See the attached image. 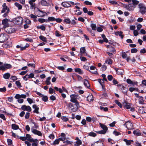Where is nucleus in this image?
<instances>
[{
  "instance_id": "nucleus-29",
  "label": "nucleus",
  "mask_w": 146,
  "mask_h": 146,
  "mask_svg": "<svg viewBox=\"0 0 146 146\" xmlns=\"http://www.w3.org/2000/svg\"><path fill=\"white\" fill-rule=\"evenodd\" d=\"M6 70L7 69L11 68L12 66L11 65L9 64H4Z\"/></svg>"
},
{
  "instance_id": "nucleus-20",
  "label": "nucleus",
  "mask_w": 146,
  "mask_h": 146,
  "mask_svg": "<svg viewBox=\"0 0 146 146\" xmlns=\"http://www.w3.org/2000/svg\"><path fill=\"white\" fill-rule=\"evenodd\" d=\"M84 84L85 86L88 88H89L90 84L87 80L86 79L84 80Z\"/></svg>"
},
{
  "instance_id": "nucleus-33",
  "label": "nucleus",
  "mask_w": 146,
  "mask_h": 146,
  "mask_svg": "<svg viewBox=\"0 0 146 146\" xmlns=\"http://www.w3.org/2000/svg\"><path fill=\"white\" fill-rule=\"evenodd\" d=\"M38 21L39 22L41 23H43L45 22H47V21H48L47 19H46V20L45 19L42 18H39L38 19Z\"/></svg>"
},
{
  "instance_id": "nucleus-60",
  "label": "nucleus",
  "mask_w": 146,
  "mask_h": 146,
  "mask_svg": "<svg viewBox=\"0 0 146 146\" xmlns=\"http://www.w3.org/2000/svg\"><path fill=\"white\" fill-rule=\"evenodd\" d=\"M57 68L59 70L63 71L65 69L64 68L63 66H59L57 67Z\"/></svg>"
},
{
  "instance_id": "nucleus-43",
  "label": "nucleus",
  "mask_w": 146,
  "mask_h": 146,
  "mask_svg": "<svg viewBox=\"0 0 146 146\" xmlns=\"http://www.w3.org/2000/svg\"><path fill=\"white\" fill-rule=\"evenodd\" d=\"M0 70L2 71H5L6 70L4 64L3 65H2L0 66Z\"/></svg>"
},
{
  "instance_id": "nucleus-25",
  "label": "nucleus",
  "mask_w": 146,
  "mask_h": 146,
  "mask_svg": "<svg viewBox=\"0 0 146 146\" xmlns=\"http://www.w3.org/2000/svg\"><path fill=\"white\" fill-rule=\"evenodd\" d=\"M15 5L17 7L19 10H21L22 8V6L18 3H15Z\"/></svg>"
},
{
  "instance_id": "nucleus-51",
  "label": "nucleus",
  "mask_w": 146,
  "mask_h": 146,
  "mask_svg": "<svg viewBox=\"0 0 146 146\" xmlns=\"http://www.w3.org/2000/svg\"><path fill=\"white\" fill-rule=\"evenodd\" d=\"M23 79L25 81H27L28 79L30 78V77L29 76V75L26 74L23 77Z\"/></svg>"
},
{
  "instance_id": "nucleus-35",
  "label": "nucleus",
  "mask_w": 146,
  "mask_h": 146,
  "mask_svg": "<svg viewBox=\"0 0 146 146\" xmlns=\"http://www.w3.org/2000/svg\"><path fill=\"white\" fill-rule=\"evenodd\" d=\"M133 133L137 136H139L141 135V133L139 132V131L138 130H135L133 131Z\"/></svg>"
},
{
  "instance_id": "nucleus-19",
  "label": "nucleus",
  "mask_w": 146,
  "mask_h": 146,
  "mask_svg": "<svg viewBox=\"0 0 146 146\" xmlns=\"http://www.w3.org/2000/svg\"><path fill=\"white\" fill-rule=\"evenodd\" d=\"M10 74L9 73L7 72L3 74V77L5 79H7L10 78Z\"/></svg>"
},
{
  "instance_id": "nucleus-27",
  "label": "nucleus",
  "mask_w": 146,
  "mask_h": 146,
  "mask_svg": "<svg viewBox=\"0 0 146 146\" xmlns=\"http://www.w3.org/2000/svg\"><path fill=\"white\" fill-rule=\"evenodd\" d=\"M51 79L50 77H48L46 79L45 81V83L47 85H50L51 84L50 82V81Z\"/></svg>"
},
{
  "instance_id": "nucleus-17",
  "label": "nucleus",
  "mask_w": 146,
  "mask_h": 146,
  "mask_svg": "<svg viewBox=\"0 0 146 146\" xmlns=\"http://www.w3.org/2000/svg\"><path fill=\"white\" fill-rule=\"evenodd\" d=\"M41 4L42 5L45 6H48L49 5V3H48L46 1L42 0L40 2Z\"/></svg>"
},
{
  "instance_id": "nucleus-57",
  "label": "nucleus",
  "mask_w": 146,
  "mask_h": 146,
  "mask_svg": "<svg viewBox=\"0 0 146 146\" xmlns=\"http://www.w3.org/2000/svg\"><path fill=\"white\" fill-rule=\"evenodd\" d=\"M54 90L52 88H49V93L50 94H52L54 92Z\"/></svg>"
},
{
  "instance_id": "nucleus-7",
  "label": "nucleus",
  "mask_w": 146,
  "mask_h": 146,
  "mask_svg": "<svg viewBox=\"0 0 146 146\" xmlns=\"http://www.w3.org/2000/svg\"><path fill=\"white\" fill-rule=\"evenodd\" d=\"M36 94L42 97V100L44 102H46L48 101V98L47 96H44L42 94L36 91Z\"/></svg>"
},
{
  "instance_id": "nucleus-47",
  "label": "nucleus",
  "mask_w": 146,
  "mask_h": 146,
  "mask_svg": "<svg viewBox=\"0 0 146 146\" xmlns=\"http://www.w3.org/2000/svg\"><path fill=\"white\" fill-rule=\"evenodd\" d=\"M61 119L64 121H67L68 120V119L65 116H62L61 117Z\"/></svg>"
},
{
  "instance_id": "nucleus-28",
  "label": "nucleus",
  "mask_w": 146,
  "mask_h": 146,
  "mask_svg": "<svg viewBox=\"0 0 146 146\" xmlns=\"http://www.w3.org/2000/svg\"><path fill=\"white\" fill-rule=\"evenodd\" d=\"M139 104H144V100H143V97L141 96L139 98Z\"/></svg>"
},
{
  "instance_id": "nucleus-40",
  "label": "nucleus",
  "mask_w": 146,
  "mask_h": 146,
  "mask_svg": "<svg viewBox=\"0 0 146 146\" xmlns=\"http://www.w3.org/2000/svg\"><path fill=\"white\" fill-rule=\"evenodd\" d=\"M106 62L109 64H111L112 63V60L110 58L107 59Z\"/></svg>"
},
{
  "instance_id": "nucleus-16",
  "label": "nucleus",
  "mask_w": 146,
  "mask_h": 146,
  "mask_svg": "<svg viewBox=\"0 0 146 146\" xmlns=\"http://www.w3.org/2000/svg\"><path fill=\"white\" fill-rule=\"evenodd\" d=\"M61 5L64 7H69L71 6L70 4L67 2H63L61 3Z\"/></svg>"
},
{
  "instance_id": "nucleus-64",
  "label": "nucleus",
  "mask_w": 146,
  "mask_h": 146,
  "mask_svg": "<svg viewBox=\"0 0 146 146\" xmlns=\"http://www.w3.org/2000/svg\"><path fill=\"white\" fill-rule=\"evenodd\" d=\"M113 133L115 134V136H118L121 134V133L120 132H117L116 131H114L113 132Z\"/></svg>"
},
{
  "instance_id": "nucleus-55",
  "label": "nucleus",
  "mask_w": 146,
  "mask_h": 146,
  "mask_svg": "<svg viewBox=\"0 0 146 146\" xmlns=\"http://www.w3.org/2000/svg\"><path fill=\"white\" fill-rule=\"evenodd\" d=\"M27 100L30 104H31L33 103V100L30 98H27Z\"/></svg>"
},
{
  "instance_id": "nucleus-22",
  "label": "nucleus",
  "mask_w": 146,
  "mask_h": 146,
  "mask_svg": "<svg viewBox=\"0 0 146 146\" xmlns=\"http://www.w3.org/2000/svg\"><path fill=\"white\" fill-rule=\"evenodd\" d=\"M76 72H78L79 74H82L83 72L80 68H76L74 70Z\"/></svg>"
},
{
  "instance_id": "nucleus-10",
  "label": "nucleus",
  "mask_w": 146,
  "mask_h": 146,
  "mask_svg": "<svg viewBox=\"0 0 146 146\" xmlns=\"http://www.w3.org/2000/svg\"><path fill=\"white\" fill-rule=\"evenodd\" d=\"M126 126V127L128 130L131 129H133V125L132 123L129 122H127L124 124Z\"/></svg>"
},
{
  "instance_id": "nucleus-49",
  "label": "nucleus",
  "mask_w": 146,
  "mask_h": 146,
  "mask_svg": "<svg viewBox=\"0 0 146 146\" xmlns=\"http://www.w3.org/2000/svg\"><path fill=\"white\" fill-rule=\"evenodd\" d=\"M25 138L26 140H27L28 141V139H32L31 138V136L29 134H27L26 135Z\"/></svg>"
},
{
  "instance_id": "nucleus-2",
  "label": "nucleus",
  "mask_w": 146,
  "mask_h": 146,
  "mask_svg": "<svg viewBox=\"0 0 146 146\" xmlns=\"http://www.w3.org/2000/svg\"><path fill=\"white\" fill-rule=\"evenodd\" d=\"M23 20V19L22 17L19 16L13 19V21L16 24L19 25L22 24Z\"/></svg>"
},
{
  "instance_id": "nucleus-24",
  "label": "nucleus",
  "mask_w": 146,
  "mask_h": 146,
  "mask_svg": "<svg viewBox=\"0 0 146 146\" xmlns=\"http://www.w3.org/2000/svg\"><path fill=\"white\" fill-rule=\"evenodd\" d=\"M8 22V19H5L2 20V24L4 25V27L6 26Z\"/></svg>"
},
{
  "instance_id": "nucleus-1",
  "label": "nucleus",
  "mask_w": 146,
  "mask_h": 146,
  "mask_svg": "<svg viewBox=\"0 0 146 146\" xmlns=\"http://www.w3.org/2000/svg\"><path fill=\"white\" fill-rule=\"evenodd\" d=\"M70 97L71 98L70 100V101L75 103V105L77 106V107H78L79 105V103L77 100L79 98V96L78 95L76 94H72L70 95Z\"/></svg>"
},
{
  "instance_id": "nucleus-14",
  "label": "nucleus",
  "mask_w": 146,
  "mask_h": 146,
  "mask_svg": "<svg viewBox=\"0 0 146 146\" xmlns=\"http://www.w3.org/2000/svg\"><path fill=\"white\" fill-rule=\"evenodd\" d=\"M139 110L140 113H146V108L144 107H140L139 108Z\"/></svg>"
},
{
  "instance_id": "nucleus-30",
  "label": "nucleus",
  "mask_w": 146,
  "mask_h": 146,
  "mask_svg": "<svg viewBox=\"0 0 146 146\" xmlns=\"http://www.w3.org/2000/svg\"><path fill=\"white\" fill-rule=\"evenodd\" d=\"M116 71L117 73L119 75L123 74V70L121 69H118Z\"/></svg>"
},
{
  "instance_id": "nucleus-8",
  "label": "nucleus",
  "mask_w": 146,
  "mask_h": 146,
  "mask_svg": "<svg viewBox=\"0 0 146 146\" xmlns=\"http://www.w3.org/2000/svg\"><path fill=\"white\" fill-rule=\"evenodd\" d=\"M21 109L23 111H27L28 112H30L31 111V108L29 106L23 105L22 106Z\"/></svg>"
},
{
  "instance_id": "nucleus-26",
  "label": "nucleus",
  "mask_w": 146,
  "mask_h": 146,
  "mask_svg": "<svg viewBox=\"0 0 146 146\" xmlns=\"http://www.w3.org/2000/svg\"><path fill=\"white\" fill-rule=\"evenodd\" d=\"M38 29H41L42 31H44L46 29L44 25H41V26H37L36 27Z\"/></svg>"
},
{
  "instance_id": "nucleus-62",
  "label": "nucleus",
  "mask_w": 146,
  "mask_h": 146,
  "mask_svg": "<svg viewBox=\"0 0 146 146\" xmlns=\"http://www.w3.org/2000/svg\"><path fill=\"white\" fill-rule=\"evenodd\" d=\"M15 83L17 86L19 87H21V85L20 82L19 81H16Z\"/></svg>"
},
{
  "instance_id": "nucleus-59",
  "label": "nucleus",
  "mask_w": 146,
  "mask_h": 146,
  "mask_svg": "<svg viewBox=\"0 0 146 146\" xmlns=\"http://www.w3.org/2000/svg\"><path fill=\"white\" fill-rule=\"evenodd\" d=\"M59 32L58 31H55V35L56 36H60L62 35L59 34Z\"/></svg>"
},
{
  "instance_id": "nucleus-45",
  "label": "nucleus",
  "mask_w": 146,
  "mask_h": 146,
  "mask_svg": "<svg viewBox=\"0 0 146 146\" xmlns=\"http://www.w3.org/2000/svg\"><path fill=\"white\" fill-rule=\"evenodd\" d=\"M89 135L90 136L95 137L96 136V134L95 133L91 132L89 133Z\"/></svg>"
},
{
  "instance_id": "nucleus-58",
  "label": "nucleus",
  "mask_w": 146,
  "mask_h": 146,
  "mask_svg": "<svg viewBox=\"0 0 146 146\" xmlns=\"http://www.w3.org/2000/svg\"><path fill=\"white\" fill-rule=\"evenodd\" d=\"M113 78V77L111 75H109L108 76V79L109 81H111Z\"/></svg>"
},
{
  "instance_id": "nucleus-50",
  "label": "nucleus",
  "mask_w": 146,
  "mask_h": 146,
  "mask_svg": "<svg viewBox=\"0 0 146 146\" xmlns=\"http://www.w3.org/2000/svg\"><path fill=\"white\" fill-rule=\"evenodd\" d=\"M138 51L137 49L134 48H132L131 50V52L132 53H134L137 52Z\"/></svg>"
},
{
  "instance_id": "nucleus-4",
  "label": "nucleus",
  "mask_w": 146,
  "mask_h": 146,
  "mask_svg": "<svg viewBox=\"0 0 146 146\" xmlns=\"http://www.w3.org/2000/svg\"><path fill=\"white\" fill-rule=\"evenodd\" d=\"M8 36L5 34L0 35V42L3 43L8 40Z\"/></svg>"
},
{
  "instance_id": "nucleus-32",
  "label": "nucleus",
  "mask_w": 146,
  "mask_h": 146,
  "mask_svg": "<svg viewBox=\"0 0 146 146\" xmlns=\"http://www.w3.org/2000/svg\"><path fill=\"white\" fill-rule=\"evenodd\" d=\"M39 38L42 41L44 42H47L46 38L44 36H40L39 37Z\"/></svg>"
},
{
  "instance_id": "nucleus-48",
  "label": "nucleus",
  "mask_w": 146,
  "mask_h": 146,
  "mask_svg": "<svg viewBox=\"0 0 146 146\" xmlns=\"http://www.w3.org/2000/svg\"><path fill=\"white\" fill-rule=\"evenodd\" d=\"M59 141L58 139H56L54 141L52 145H55L56 144H59Z\"/></svg>"
},
{
  "instance_id": "nucleus-42",
  "label": "nucleus",
  "mask_w": 146,
  "mask_h": 146,
  "mask_svg": "<svg viewBox=\"0 0 146 146\" xmlns=\"http://www.w3.org/2000/svg\"><path fill=\"white\" fill-rule=\"evenodd\" d=\"M91 27L93 30H96V27L95 24H92L91 25Z\"/></svg>"
},
{
  "instance_id": "nucleus-12",
  "label": "nucleus",
  "mask_w": 146,
  "mask_h": 146,
  "mask_svg": "<svg viewBox=\"0 0 146 146\" xmlns=\"http://www.w3.org/2000/svg\"><path fill=\"white\" fill-rule=\"evenodd\" d=\"M87 99L89 102L93 101L94 100V98L92 94L90 93L87 98Z\"/></svg>"
},
{
  "instance_id": "nucleus-44",
  "label": "nucleus",
  "mask_w": 146,
  "mask_h": 146,
  "mask_svg": "<svg viewBox=\"0 0 146 146\" xmlns=\"http://www.w3.org/2000/svg\"><path fill=\"white\" fill-rule=\"evenodd\" d=\"M17 137L18 138H19L21 140L23 141H25L26 140L25 137H20L17 135Z\"/></svg>"
},
{
  "instance_id": "nucleus-21",
  "label": "nucleus",
  "mask_w": 146,
  "mask_h": 146,
  "mask_svg": "<svg viewBox=\"0 0 146 146\" xmlns=\"http://www.w3.org/2000/svg\"><path fill=\"white\" fill-rule=\"evenodd\" d=\"M99 124L101 127L103 129V130L107 131L108 130V127L106 125L102 124L101 123H100Z\"/></svg>"
},
{
  "instance_id": "nucleus-9",
  "label": "nucleus",
  "mask_w": 146,
  "mask_h": 146,
  "mask_svg": "<svg viewBox=\"0 0 146 146\" xmlns=\"http://www.w3.org/2000/svg\"><path fill=\"white\" fill-rule=\"evenodd\" d=\"M3 9L1 11V13H3L5 12L6 10H7V13H9V9L8 8L7 6L6 5V4L5 3H4L3 5Z\"/></svg>"
},
{
  "instance_id": "nucleus-34",
  "label": "nucleus",
  "mask_w": 146,
  "mask_h": 146,
  "mask_svg": "<svg viewBox=\"0 0 146 146\" xmlns=\"http://www.w3.org/2000/svg\"><path fill=\"white\" fill-rule=\"evenodd\" d=\"M82 144V142L81 141H76L74 145V146H80V145H81Z\"/></svg>"
},
{
  "instance_id": "nucleus-18",
  "label": "nucleus",
  "mask_w": 146,
  "mask_h": 146,
  "mask_svg": "<svg viewBox=\"0 0 146 146\" xmlns=\"http://www.w3.org/2000/svg\"><path fill=\"white\" fill-rule=\"evenodd\" d=\"M107 48H109L110 49V51L111 52H113L114 53L115 52L116 50L115 48L111 46L110 45H108L107 46Z\"/></svg>"
},
{
  "instance_id": "nucleus-39",
  "label": "nucleus",
  "mask_w": 146,
  "mask_h": 146,
  "mask_svg": "<svg viewBox=\"0 0 146 146\" xmlns=\"http://www.w3.org/2000/svg\"><path fill=\"white\" fill-rule=\"evenodd\" d=\"M48 21H54L56 19L53 17H50L48 18Z\"/></svg>"
},
{
  "instance_id": "nucleus-13",
  "label": "nucleus",
  "mask_w": 146,
  "mask_h": 146,
  "mask_svg": "<svg viewBox=\"0 0 146 146\" xmlns=\"http://www.w3.org/2000/svg\"><path fill=\"white\" fill-rule=\"evenodd\" d=\"M33 108L35 109V110L33 111V113H38V110L39 108L37 107V106L35 104H34L33 106Z\"/></svg>"
},
{
  "instance_id": "nucleus-6",
  "label": "nucleus",
  "mask_w": 146,
  "mask_h": 146,
  "mask_svg": "<svg viewBox=\"0 0 146 146\" xmlns=\"http://www.w3.org/2000/svg\"><path fill=\"white\" fill-rule=\"evenodd\" d=\"M121 4L123 6H124L125 8H127L129 11H131L133 10L135 7L133 4H129L128 5H125L124 4L121 3Z\"/></svg>"
},
{
  "instance_id": "nucleus-5",
  "label": "nucleus",
  "mask_w": 146,
  "mask_h": 146,
  "mask_svg": "<svg viewBox=\"0 0 146 146\" xmlns=\"http://www.w3.org/2000/svg\"><path fill=\"white\" fill-rule=\"evenodd\" d=\"M28 141L30 142L33 143L32 144V146H38V141L37 139H29Z\"/></svg>"
},
{
  "instance_id": "nucleus-41",
  "label": "nucleus",
  "mask_w": 146,
  "mask_h": 146,
  "mask_svg": "<svg viewBox=\"0 0 146 146\" xmlns=\"http://www.w3.org/2000/svg\"><path fill=\"white\" fill-rule=\"evenodd\" d=\"M86 51L85 48V47H82L80 49V53H84Z\"/></svg>"
},
{
  "instance_id": "nucleus-61",
  "label": "nucleus",
  "mask_w": 146,
  "mask_h": 146,
  "mask_svg": "<svg viewBox=\"0 0 146 146\" xmlns=\"http://www.w3.org/2000/svg\"><path fill=\"white\" fill-rule=\"evenodd\" d=\"M8 144V145H10L12 143V140L10 139H7Z\"/></svg>"
},
{
  "instance_id": "nucleus-46",
  "label": "nucleus",
  "mask_w": 146,
  "mask_h": 146,
  "mask_svg": "<svg viewBox=\"0 0 146 146\" xmlns=\"http://www.w3.org/2000/svg\"><path fill=\"white\" fill-rule=\"evenodd\" d=\"M123 141L126 142V144L127 145H130L131 144L130 142L129 141L127 140V139H124Z\"/></svg>"
},
{
  "instance_id": "nucleus-36",
  "label": "nucleus",
  "mask_w": 146,
  "mask_h": 146,
  "mask_svg": "<svg viewBox=\"0 0 146 146\" xmlns=\"http://www.w3.org/2000/svg\"><path fill=\"white\" fill-rule=\"evenodd\" d=\"M131 1L133 3L132 4H133L134 6L138 4L139 3V1L136 0H131Z\"/></svg>"
},
{
  "instance_id": "nucleus-37",
  "label": "nucleus",
  "mask_w": 146,
  "mask_h": 146,
  "mask_svg": "<svg viewBox=\"0 0 146 146\" xmlns=\"http://www.w3.org/2000/svg\"><path fill=\"white\" fill-rule=\"evenodd\" d=\"M100 109L101 110H104L105 111H107L108 110V108L105 107L104 108L102 106L100 107Z\"/></svg>"
},
{
  "instance_id": "nucleus-52",
  "label": "nucleus",
  "mask_w": 146,
  "mask_h": 146,
  "mask_svg": "<svg viewBox=\"0 0 146 146\" xmlns=\"http://www.w3.org/2000/svg\"><path fill=\"white\" fill-rule=\"evenodd\" d=\"M126 81L127 83L128 84H133V82L129 79H127Z\"/></svg>"
},
{
  "instance_id": "nucleus-3",
  "label": "nucleus",
  "mask_w": 146,
  "mask_h": 146,
  "mask_svg": "<svg viewBox=\"0 0 146 146\" xmlns=\"http://www.w3.org/2000/svg\"><path fill=\"white\" fill-rule=\"evenodd\" d=\"M140 9L139 11L142 14H144L146 12V7L142 3H140L138 5Z\"/></svg>"
},
{
  "instance_id": "nucleus-31",
  "label": "nucleus",
  "mask_w": 146,
  "mask_h": 146,
  "mask_svg": "<svg viewBox=\"0 0 146 146\" xmlns=\"http://www.w3.org/2000/svg\"><path fill=\"white\" fill-rule=\"evenodd\" d=\"M107 131L104 130H102L100 131H96V132L98 134H105Z\"/></svg>"
},
{
  "instance_id": "nucleus-54",
  "label": "nucleus",
  "mask_w": 146,
  "mask_h": 146,
  "mask_svg": "<svg viewBox=\"0 0 146 146\" xmlns=\"http://www.w3.org/2000/svg\"><path fill=\"white\" fill-rule=\"evenodd\" d=\"M64 21L68 24H70L71 23V21L69 19L67 18L64 20Z\"/></svg>"
},
{
  "instance_id": "nucleus-23",
  "label": "nucleus",
  "mask_w": 146,
  "mask_h": 146,
  "mask_svg": "<svg viewBox=\"0 0 146 146\" xmlns=\"http://www.w3.org/2000/svg\"><path fill=\"white\" fill-rule=\"evenodd\" d=\"M12 128L14 130H17L19 129V127L18 125L15 124H13L11 125Z\"/></svg>"
},
{
  "instance_id": "nucleus-56",
  "label": "nucleus",
  "mask_w": 146,
  "mask_h": 146,
  "mask_svg": "<svg viewBox=\"0 0 146 146\" xmlns=\"http://www.w3.org/2000/svg\"><path fill=\"white\" fill-rule=\"evenodd\" d=\"M84 3L86 5H92V3L89 1H86L84 2Z\"/></svg>"
},
{
  "instance_id": "nucleus-53",
  "label": "nucleus",
  "mask_w": 146,
  "mask_h": 146,
  "mask_svg": "<svg viewBox=\"0 0 146 146\" xmlns=\"http://www.w3.org/2000/svg\"><path fill=\"white\" fill-rule=\"evenodd\" d=\"M118 35L119 36H121V38H123V35H122L123 33L122 31H118Z\"/></svg>"
},
{
  "instance_id": "nucleus-63",
  "label": "nucleus",
  "mask_w": 146,
  "mask_h": 146,
  "mask_svg": "<svg viewBox=\"0 0 146 146\" xmlns=\"http://www.w3.org/2000/svg\"><path fill=\"white\" fill-rule=\"evenodd\" d=\"M30 113L29 112H27L25 116V118L26 119H28L29 117Z\"/></svg>"
},
{
  "instance_id": "nucleus-38",
  "label": "nucleus",
  "mask_w": 146,
  "mask_h": 146,
  "mask_svg": "<svg viewBox=\"0 0 146 146\" xmlns=\"http://www.w3.org/2000/svg\"><path fill=\"white\" fill-rule=\"evenodd\" d=\"M121 56L123 58H127V54L125 52H122L121 53Z\"/></svg>"
},
{
  "instance_id": "nucleus-11",
  "label": "nucleus",
  "mask_w": 146,
  "mask_h": 146,
  "mask_svg": "<svg viewBox=\"0 0 146 146\" xmlns=\"http://www.w3.org/2000/svg\"><path fill=\"white\" fill-rule=\"evenodd\" d=\"M32 132L34 134L37 135L39 136L42 135V133L40 131H39L36 129H33L32 131Z\"/></svg>"
},
{
  "instance_id": "nucleus-15",
  "label": "nucleus",
  "mask_w": 146,
  "mask_h": 146,
  "mask_svg": "<svg viewBox=\"0 0 146 146\" xmlns=\"http://www.w3.org/2000/svg\"><path fill=\"white\" fill-rule=\"evenodd\" d=\"M121 90L122 92L125 94H127V92L128 90V89L125 87L124 86L122 85L121 88Z\"/></svg>"
}]
</instances>
